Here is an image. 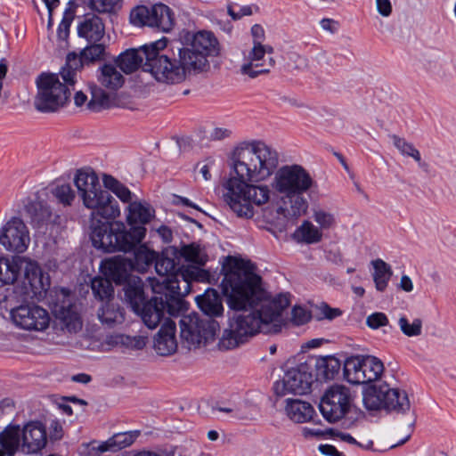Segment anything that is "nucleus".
<instances>
[{"label": "nucleus", "instance_id": "39448f33", "mask_svg": "<svg viewBox=\"0 0 456 456\" xmlns=\"http://www.w3.org/2000/svg\"><path fill=\"white\" fill-rule=\"evenodd\" d=\"M155 269L159 277L147 279L155 294H166V303L171 314L187 309L183 297L191 292L192 281H206L208 273L196 266L177 267L175 258L163 254L156 258Z\"/></svg>", "mask_w": 456, "mask_h": 456}, {"label": "nucleus", "instance_id": "8fccbe9b", "mask_svg": "<svg viewBox=\"0 0 456 456\" xmlns=\"http://www.w3.org/2000/svg\"><path fill=\"white\" fill-rule=\"evenodd\" d=\"M313 217L322 229H330L335 224L334 216L322 209L314 210Z\"/></svg>", "mask_w": 456, "mask_h": 456}, {"label": "nucleus", "instance_id": "a878e982", "mask_svg": "<svg viewBox=\"0 0 456 456\" xmlns=\"http://www.w3.org/2000/svg\"><path fill=\"white\" fill-rule=\"evenodd\" d=\"M77 34L88 42H99L105 34V27L102 20L95 15L87 13L77 25Z\"/></svg>", "mask_w": 456, "mask_h": 456}, {"label": "nucleus", "instance_id": "4be33fe9", "mask_svg": "<svg viewBox=\"0 0 456 456\" xmlns=\"http://www.w3.org/2000/svg\"><path fill=\"white\" fill-rule=\"evenodd\" d=\"M106 46L98 42L86 46L77 55L70 53L67 55L66 67L76 71L84 64H90L104 59Z\"/></svg>", "mask_w": 456, "mask_h": 456}, {"label": "nucleus", "instance_id": "f704fd0d", "mask_svg": "<svg viewBox=\"0 0 456 456\" xmlns=\"http://www.w3.org/2000/svg\"><path fill=\"white\" fill-rule=\"evenodd\" d=\"M97 315L100 322L108 326L124 321L123 311L118 304L113 302V299L104 301V304L98 309Z\"/></svg>", "mask_w": 456, "mask_h": 456}, {"label": "nucleus", "instance_id": "a19ab883", "mask_svg": "<svg viewBox=\"0 0 456 456\" xmlns=\"http://www.w3.org/2000/svg\"><path fill=\"white\" fill-rule=\"evenodd\" d=\"M91 289L94 297L102 302L114 299V288L108 278L101 276L93 278L91 280Z\"/></svg>", "mask_w": 456, "mask_h": 456}, {"label": "nucleus", "instance_id": "680f3d73", "mask_svg": "<svg viewBox=\"0 0 456 456\" xmlns=\"http://www.w3.org/2000/svg\"><path fill=\"white\" fill-rule=\"evenodd\" d=\"M251 34L254 38L253 44L256 41L261 42L265 38V30L261 25L255 24L251 28Z\"/></svg>", "mask_w": 456, "mask_h": 456}, {"label": "nucleus", "instance_id": "20e7f679", "mask_svg": "<svg viewBox=\"0 0 456 456\" xmlns=\"http://www.w3.org/2000/svg\"><path fill=\"white\" fill-rule=\"evenodd\" d=\"M271 188L276 200V211L287 220L297 221L307 213L305 194L317 187L311 174L301 165H284L273 172Z\"/></svg>", "mask_w": 456, "mask_h": 456}, {"label": "nucleus", "instance_id": "603ef678", "mask_svg": "<svg viewBox=\"0 0 456 456\" xmlns=\"http://www.w3.org/2000/svg\"><path fill=\"white\" fill-rule=\"evenodd\" d=\"M387 316L382 312H375L366 318V325L371 330H378L388 325Z\"/></svg>", "mask_w": 456, "mask_h": 456}, {"label": "nucleus", "instance_id": "393cba45", "mask_svg": "<svg viewBox=\"0 0 456 456\" xmlns=\"http://www.w3.org/2000/svg\"><path fill=\"white\" fill-rule=\"evenodd\" d=\"M25 213L32 227L38 231L46 230L53 223V212L49 206L42 201H29L25 205Z\"/></svg>", "mask_w": 456, "mask_h": 456}, {"label": "nucleus", "instance_id": "4468645a", "mask_svg": "<svg viewBox=\"0 0 456 456\" xmlns=\"http://www.w3.org/2000/svg\"><path fill=\"white\" fill-rule=\"evenodd\" d=\"M130 21L135 26H148L167 33L175 26L173 11L165 4L158 3L151 7L139 5L130 12Z\"/></svg>", "mask_w": 456, "mask_h": 456}, {"label": "nucleus", "instance_id": "e2e57ef3", "mask_svg": "<svg viewBox=\"0 0 456 456\" xmlns=\"http://www.w3.org/2000/svg\"><path fill=\"white\" fill-rule=\"evenodd\" d=\"M173 203L175 204V205L182 204V205H184V206L195 208L197 210H200V208L197 205L192 203L187 198H184V197H182V196L174 195Z\"/></svg>", "mask_w": 456, "mask_h": 456}, {"label": "nucleus", "instance_id": "ddd939ff", "mask_svg": "<svg viewBox=\"0 0 456 456\" xmlns=\"http://www.w3.org/2000/svg\"><path fill=\"white\" fill-rule=\"evenodd\" d=\"M383 371V362L372 355L351 356L344 364L346 380L355 385L376 381L380 379Z\"/></svg>", "mask_w": 456, "mask_h": 456}, {"label": "nucleus", "instance_id": "6e6d98bb", "mask_svg": "<svg viewBox=\"0 0 456 456\" xmlns=\"http://www.w3.org/2000/svg\"><path fill=\"white\" fill-rule=\"evenodd\" d=\"M378 12L384 18L389 17L393 12V6L390 0H375Z\"/></svg>", "mask_w": 456, "mask_h": 456}, {"label": "nucleus", "instance_id": "c9c22d12", "mask_svg": "<svg viewBox=\"0 0 456 456\" xmlns=\"http://www.w3.org/2000/svg\"><path fill=\"white\" fill-rule=\"evenodd\" d=\"M174 256H181L186 262L192 263L197 265H204L208 261V255L200 244L192 242L183 245L179 251L173 252Z\"/></svg>", "mask_w": 456, "mask_h": 456}, {"label": "nucleus", "instance_id": "dca6fc26", "mask_svg": "<svg viewBox=\"0 0 456 456\" xmlns=\"http://www.w3.org/2000/svg\"><path fill=\"white\" fill-rule=\"evenodd\" d=\"M305 365L288 370L281 380L273 385L276 395L284 396L288 394L304 395L310 391L313 376Z\"/></svg>", "mask_w": 456, "mask_h": 456}, {"label": "nucleus", "instance_id": "2f4dec72", "mask_svg": "<svg viewBox=\"0 0 456 456\" xmlns=\"http://www.w3.org/2000/svg\"><path fill=\"white\" fill-rule=\"evenodd\" d=\"M385 388V409L389 411L405 412L410 410L411 403L407 393L397 388Z\"/></svg>", "mask_w": 456, "mask_h": 456}, {"label": "nucleus", "instance_id": "7c9ffc66", "mask_svg": "<svg viewBox=\"0 0 456 456\" xmlns=\"http://www.w3.org/2000/svg\"><path fill=\"white\" fill-rule=\"evenodd\" d=\"M20 444V428L8 425L0 432V456H14Z\"/></svg>", "mask_w": 456, "mask_h": 456}, {"label": "nucleus", "instance_id": "cd10ccee", "mask_svg": "<svg viewBox=\"0 0 456 456\" xmlns=\"http://www.w3.org/2000/svg\"><path fill=\"white\" fill-rule=\"evenodd\" d=\"M123 290L125 299L134 312L138 311L140 306L146 302L144 283L140 277H129L124 285Z\"/></svg>", "mask_w": 456, "mask_h": 456}, {"label": "nucleus", "instance_id": "9d476101", "mask_svg": "<svg viewBox=\"0 0 456 456\" xmlns=\"http://www.w3.org/2000/svg\"><path fill=\"white\" fill-rule=\"evenodd\" d=\"M180 40L183 47L179 51L188 61L187 64L192 67L194 73L205 71L209 67L208 58L219 53V43L211 31L183 30Z\"/></svg>", "mask_w": 456, "mask_h": 456}, {"label": "nucleus", "instance_id": "412c9836", "mask_svg": "<svg viewBox=\"0 0 456 456\" xmlns=\"http://www.w3.org/2000/svg\"><path fill=\"white\" fill-rule=\"evenodd\" d=\"M46 431L44 426L37 421L28 422L20 429V444L22 452L37 453L46 444Z\"/></svg>", "mask_w": 456, "mask_h": 456}, {"label": "nucleus", "instance_id": "473e14b6", "mask_svg": "<svg viewBox=\"0 0 456 456\" xmlns=\"http://www.w3.org/2000/svg\"><path fill=\"white\" fill-rule=\"evenodd\" d=\"M142 46L140 49H129L120 53L116 59L115 63L126 74L135 71L145 61V56L142 53Z\"/></svg>", "mask_w": 456, "mask_h": 456}, {"label": "nucleus", "instance_id": "f257e3e1", "mask_svg": "<svg viewBox=\"0 0 456 456\" xmlns=\"http://www.w3.org/2000/svg\"><path fill=\"white\" fill-rule=\"evenodd\" d=\"M230 269L221 282L222 292L230 308L240 311L229 316L218 342L222 350H231L245 344L259 332L277 333L281 330V314L289 305L286 295L269 297L261 287V278L250 264L230 257Z\"/></svg>", "mask_w": 456, "mask_h": 456}, {"label": "nucleus", "instance_id": "69168bd1", "mask_svg": "<svg viewBox=\"0 0 456 456\" xmlns=\"http://www.w3.org/2000/svg\"><path fill=\"white\" fill-rule=\"evenodd\" d=\"M303 435L305 437H313V436L320 437L324 435V432L319 428H304Z\"/></svg>", "mask_w": 456, "mask_h": 456}, {"label": "nucleus", "instance_id": "1a4fd4ad", "mask_svg": "<svg viewBox=\"0 0 456 456\" xmlns=\"http://www.w3.org/2000/svg\"><path fill=\"white\" fill-rule=\"evenodd\" d=\"M167 38L144 45L142 53L145 56L143 69L150 71L159 82L177 84L183 81L194 69L178 52V59H171L159 51L167 47Z\"/></svg>", "mask_w": 456, "mask_h": 456}, {"label": "nucleus", "instance_id": "338daca9", "mask_svg": "<svg viewBox=\"0 0 456 456\" xmlns=\"http://www.w3.org/2000/svg\"><path fill=\"white\" fill-rule=\"evenodd\" d=\"M159 233L162 237L165 242H169L172 240V232L167 226H161L159 229Z\"/></svg>", "mask_w": 456, "mask_h": 456}, {"label": "nucleus", "instance_id": "052dcab7", "mask_svg": "<svg viewBox=\"0 0 456 456\" xmlns=\"http://www.w3.org/2000/svg\"><path fill=\"white\" fill-rule=\"evenodd\" d=\"M333 436L338 437L340 440L351 444L361 446V444L349 434L342 432V431H333Z\"/></svg>", "mask_w": 456, "mask_h": 456}, {"label": "nucleus", "instance_id": "ea45409f", "mask_svg": "<svg viewBox=\"0 0 456 456\" xmlns=\"http://www.w3.org/2000/svg\"><path fill=\"white\" fill-rule=\"evenodd\" d=\"M19 276L16 256L12 258L0 256V287L12 284Z\"/></svg>", "mask_w": 456, "mask_h": 456}, {"label": "nucleus", "instance_id": "5701e85b", "mask_svg": "<svg viewBox=\"0 0 456 456\" xmlns=\"http://www.w3.org/2000/svg\"><path fill=\"white\" fill-rule=\"evenodd\" d=\"M102 273L116 283L126 281L132 269V260L122 256H115L105 259L101 264Z\"/></svg>", "mask_w": 456, "mask_h": 456}, {"label": "nucleus", "instance_id": "a211bd4d", "mask_svg": "<svg viewBox=\"0 0 456 456\" xmlns=\"http://www.w3.org/2000/svg\"><path fill=\"white\" fill-rule=\"evenodd\" d=\"M10 316L17 327L26 330L41 331L45 330L50 322L47 311L36 305H22L12 308Z\"/></svg>", "mask_w": 456, "mask_h": 456}, {"label": "nucleus", "instance_id": "6ab92c4d", "mask_svg": "<svg viewBox=\"0 0 456 456\" xmlns=\"http://www.w3.org/2000/svg\"><path fill=\"white\" fill-rule=\"evenodd\" d=\"M19 272L23 270L25 282L30 287L34 295L41 294L46 291L50 287L48 275H45L38 264L30 258L24 256H16Z\"/></svg>", "mask_w": 456, "mask_h": 456}, {"label": "nucleus", "instance_id": "2eb2a0df", "mask_svg": "<svg viewBox=\"0 0 456 456\" xmlns=\"http://www.w3.org/2000/svg\"><path fill=\"white\" fill-rule=\"evenodd\" d=\"M30 240L29 229L19 216H12L0 228V245L8 252L24 253Z\"/></svg>", "mask_w": 456, "mask_h": 456}, {"label": "nucleus", "instance_id": "c03bdc74", "mask_svg": "<svg viewBox=\"0 0 456 456\" xmlns=\"http://www.w3.org/2000/svg\"><path fill=\"white\" fill-rule=\"evenodd\" d=\"M363 404L370 411L385 409V388L380 386L379 388H372L363 395Z\"/></svg>", "mask_w": 456, "mask_h": 456}, {"label": "nucleus", "instance_id": "6e6552de", "mask_svg": "<svg viewBox=\"0 0 456 456\" xmlns=\"http://www.w3.org/2000/svg\"><path fill=\"white\" fill-rule=\"evenodd\" d=\"M74 183L84 207L92 210V223L97 221L96 216L114 220L120 216L118 201L102 188L95 173L78 170Z\"/></svg>", "mask_w": 456, "mask_h": 456}, {"label": "nucleus", "instance_id": "c756f323", "mask_svg": "<svg viewBox=\"0 0 456 456\" xmlns=\"http://www.w3.org/2000/svg\"><path fill=\"white\" fill-rule=\"evenodd\" d=\"M285 412L296 423H305L312 419L314 409L308 402L288 398L285 400Z\"/></svg>", "mask_w": 456, "mask_h": 456}, {"label": "nucleus", "instance_id": "13d9d810", "mask_svg": "<svg viewBox=\"0 0 456 456\" xmlns=\"http://www.w3.org/2000/svg\"><path fill=\"white\" fill-rule=\"evenodd\" d=\"M323 316L329 320H332L338 316H340L342 311L338 308H331L328 305H324L322 308Z\"/></svg>", "mask_w": 456, "mask_h": 456}, {"label": "nucleus", "instance_id": "4c0bfd02", "mask_svg": "<svg viewBox=\"0 0 456 456\" xmlns=\"http://www.w3.org/2000/svg\"><path fill=\"white\" fill-rule=\"evenodd\" d=\"M156 252L150 249L145 244H142L134 250V258L131 259L132 269L133 271L143 273L153 262H156Z\"/></svg>", "mask_w": 456, "mask_h": 456}, {"label": "nucleus", "instance_id": "37998d69", "mask_svg": "<svg viewBox=\"0 0 456 456\" xmlns=\"http://www.w3.org/2000/svg\"><path fill=\"white\" fill-rule=\"evenodd\" d=\"M393 143L395 147L403 156L412 158L422 169H427L428 165L421 160V155L419 150L410 142L397 135H393Z\"/></svg>", "mask_w": 456, "mask_h": 456}, {"label": "nucleus", "instance_id": "49530a36", "mask_svg": "<svg viewBox=\"0 0 456 456\" xmlns=\"http://www.w3.org/2000/svg\"><path fill=\"white\" fill-rule=\"evenodd\" d=\"M52 194L64 207L71 206L76 198L75 191L69 183L56 185L52 190Z\"/></svg>", "mask_w": 456, "mask_h": 456}, {"label": "nucleus", "instance_id": "f8f14e48", "mask_svg": "<svg viewBox=\"0 0 456 456\" xmlns=\"http://www.w3.org/2000/svg\"><path fill=\"white\" fill-rule=\"evenodd\" d=\"M353 395L350 389L343 385L329 387L321 398L320 411L329 422H337L352 411Z\"/></svg>", "mask_w": 456, "mask_h": 456}, {"label": "nucleus", "instance_id": "79ce46f5", "mask_svg": "<svg viewBox=\"0 0 456 456\" xmlns=\"http://www.w3.org/2000/svg\"><path fill=\"white\" fill-rule=\"evenodd\" d=\"M102 183L104 187L112 191L121 201L129 204L132 202L131 191L114 176L104 174Z\"/></svg>", "mask_w": 456, "mask_h": 456}, {"label": "nucleus", "instance_id": "bb28decb", "mask_svg": "<svg viewBox=\"0 0 456 456\" xmlns=\"http://www.w3.org/2000/svg\"><path fill=\"white\" fill-rule=\"evenodd\" d=\"M140 436V431H127L116 433L106 441L102 442L97 447H93L94 451L99 453L106 452H118L123 449L131 446Z\"/></svg>", "mask_w": 456, "mask_h": 456}, {"label": "nucleus", "instance_id": "f3484780", "mask_svg": "<svg viewBox=\"0 0 456 456\" xmlns=\"http://www.w3.org/2000/svg\"><path fill=\"white\" fill-rule=\"evenodd\" d=\"M273 53V48L271 45H265L261 42L256 41L246 61L240 67L241 74L255 78L259 75L268 73L275 64Z\"/></svg>", "mask_w": 456, "mask_h": 456}, {"label": "nucleus", "instance_id": "7ed1b4c3", "mask_svg": "<svg viewBox=\"0 0 456 456\" xmlns=\"http://www.w3.org/2000/svg\"><path fill=\"white\" fill-rule=\"evenodd\" d=\"M126 210L127 224L140 225L127 230L123 222H94L91 240L96 248L105 252H130L142 242L146 234L144 225L155 216V210L146 201H132Z\"/></svg>", "mask_w": 456, "mask_h": 456}, {"label": "nucleus", "instance_id": "f03ea898", "mask_svg": "<svg viewBox=\"0 0 456 456\" xmlns=\"http://www.w3.org/2000/svg\"><path fill=\"white\" fill-rule=\"evenodd\" d=\"M234 175L224 183L223 199L240 218L251 219L255 206L262 207L273 197L269 179L279 165L278 152L262 141H252L236 147L231 157Z\"/></svg>", "mask_w": 456, "mask_h": 456}, {"label": "nucleus", "instance_id": "0e129e2a", "mask_svg": "<svg viewBox=\"0 0 456 456\" xmlns=\"http://www.w3.org/2000/svg\"><path fill=\"white\" fill-rule=\"evenodd\" d=\"M400 288L406 291V292H411L412 291L413 289V284H412V281L411 280V278L407 275H403L401 277V281H400Z\"/></svg>", "mask_w": 456, "mask_h": 456}, {"label": "nucleus", "instance_id": "423d86ee", "mask_svg": "<svg viewBox=\"0 0 456 456\" xmlns=\"http://www.w3.org/2000/svg\"><path fill=\"white\" fill-rule=\"evenodd\" d=\"M200 310L208 316L200 319L197 315H186L180 321L181 338L190 346H198L202 342L213 339L219 328L218 323L212 319L223 314L222 299L214 289H208L203 295L196 297Z\"/></svg>", "mask_w": 456, "mask_h": 456}, {"label": "nucleus", "instance_id": "9b49d317", "mask_svg": "<svg viewBox=\"0 0 456 456\" xmlns=\"http://www.w3.org/2000/svg\"><path fill=\"white\" fill-rule=\"evenodd\" d=\"M97 76L100 85L109 90L104 91L97 85H90L91 99L87 109L92 111H101L118 105L116 91L124 84L123 75L111 64H104Z\"/></svg>", "mask_w": 456, "mask_h": 456}, {"label": "nucleus", "instance_id": "aec40b11", "mask_svg": "<svg viewBox=\"0 0 456 456\" xmlns=\"http://www.w3.org/2000/svg\"><path fill=\"white\" fill-rule=\"evenodd\" d=\"M159 295V297H154L151 300L146 301L140 306L138 311H134L141 317L143 323L151 330L157 328L160 323L166 310L170 315H177V314L170 313L166 303V294Z\"/></svg>", "mask_w": 456, "mask_h": 456}, {"label": "nucleus", "instance_id": "b1692460", "mask_svg": "<svg viewBox=\"0 0 456 456\" xmlns=\"http://www.w3.org/2000/svg\"><path fill=\"white\" fill-rule=\"evenodd\" d=\"M154 350L162 356L171 355L177 349L175 339V323L171 321H166L154 338Z\"/></svg>", "mask_w": 456, "mask_h": 456}, {"label": "nucleus", "instance_id": "a18cd8bd", "mask_svg": "<svg viewBox=\"0 0 456 456\" xmlns=\"http://www.w3.org/2000/svg\"><path fill=\"white\" fill-rule=\"evenodd\" d=\"M398 325L402 333L407 337H419L422 333L423 321L420 318H415L411 322L405 315L400 316Z\"/></svg>", "mask_w": 456, "mask_h": 456}, {"label": "nucleus", "instance_id": "e433bc0d", "mask_svg": "<svg viewBox=\"0 0 456 456\" xmlns=\"http://www.w3.org/2000/svg\"><path fill=\"white\" fill-rule=\"evenodd\" d=\"M315 367L317 376L320 379L330 380L338 374L341 363L335 356L327 355L317 359Z\"/></svg>", "mask_w": 456, "mask_h": 456}, {"label": "nucleus", "instance_id": "4d7b16f0", "mask_svg": "<svg viewBox=\"0 0 456 456\" xmlns=\"http://www.w3.org/2000/svg\"><path fill=\"white\" fill-rule=\"evenodd\" d=\"M320 25L323 30L329 32L331 35L336 34L338 31L340 26L338 20L330 18H323L321 20Z\"/></svg>", "mask_w": 456, "mask_h": 456}, {"label": "nucleus", "instance_id": "774afa93", "mask_svg": "<svg viewBox=\"0 0 456 456\" xmlns=\"http://www.w3.org/2000/svg\"><path fill=\"white\" fill-rule=\"evenodd\" d=\"M74 102L77 106L80 107L87 102V96L82 91H77L75 94Z\"/></svg>", "mask_w": 456, "mask_h": 456}, {"label": "nucleus", "instance_id": "c85d7f7f", "mask_svg": "<svg viewBox=\"0 0 456 456\" xmlns=\"http://www.w3.org/2000/svg\"><path fill=\"white\" fill-rule=\"evenodd\" d=\"M56 319L69 332H77L82 328V322L77 311L70 303L56 304L52 309Z\"/></svg>", "mask_w": 456, "mask_h": 456}, {"label": "nucleus", "instance_id": "58836bf2", "mask_svg": "<svg viewBox=\"0 0 456 456\" xmlns=\"http://www.w3.org/2000/svg\"><path fill=\"white\" fill-rule=\"evenodd\" d=\"M373 266V281L378 291L383 292L388 284L393 274L391 266L382 259H376L371 262Z\"/></svg>", "mask_w": 456, "mask_h": 456}, {"label": "nucleus", "instance_id": "5fc2aeb1", "mask_svg": "<svg viewBox=\"0 0 456 456\" xmlns=\"http://www.w3.org/2000/svg\"><path fill=\"white\" fill-rule=\"evenodd\" d=\"M232 131L227 127H215L209 133V139L213 141H221L229 138Z\"/></svg>", "mask_w": 456, "mask_h": 456}, {"label": "nucleus", "instance_id": "de8ad7c7", "mask_svg": "<svg viewBox=\"0 0 456 456\" xmlns=\"http://www.w3.org/2000/svg\"><path fill=\"white\" fill-rule=\"evenodd\" d=\"M87 5L98 12H110L120 5V0H88Z\"/></svg>", "mask_w": 456, "mask_h": 456}, {"label": "nucleus", "instance_id": "3c124183", "mask_svg": "<svg viewBox=\"0 0 456 456\" xmlns=\"http://www.w3.org/2000/svg\"><path fill=\"white\" fill-rule=\"evenodd\" d=\"M73 20V13L66 10L63 18L59 24L57 37L61 42H66L69 35V28Z\"/></svg>", "mask_w": 456, "mask_h": 456}, {"label": "nucleus", "instance_id": "72a5a7b5", "mask_svg": "<svg viewBox=\"0 0 456 456\" xmlns=\"http://www.w3.org/2000/svg\"><path fill=\"white\" fill-rule=\"evenodd\" d=\"M292 239L298 243L314 244L322 240V233L310 221H304L292 233Z\"/></svg>", "mask_w": 456, "mask_h": 456}, {"label": "nucleus", "instance_id": "864d4df0", "mask_svg": "<svg viewBox=\"0 0 456 456\" xmlns=\"http://www.w3.org/2000/svg\"><path fill=\"white\" fill-rule=\"evenodd\" d=\"M311 316L306 310L301 306H294L291 311V322L295 325H303L310 320Z\"/></svg>", "mask_w": 456, "mask_h": 456}, {"label": "nucleus", "instance_id": "09e8293b", "mask_svg": "<svg viewBox=\"0 0 456 456\" xmlns=\"http://www.w3.org/2000/svg\"><path fill=\"white\" fill-rule=\"evenodd\" d=\"M119 342L126 347L131 349L140 350L142 349L148 341V338L146 336L138 335V336H128V335H121L119 336Z\"/></svg>", "mask_w": 456, "mask_h": 456}, {"label": "nucleus", "instance_id": "bf43d9fd", "mask_svg": "<svg viewBox=\"0 0 456 456\" xmlns=\"http://www.w3.org/2000/svg\"><path fill=\"white\" fill-rule=\"evenodd\" d=\"M319 451L325 456H344L335 446L330 444L320 445Z\"/></svg>", "mask_w": 456, "mask_h": 456}, {"label": "nucleus", "instance_id": "0eeeda50", "mask_svg": "<svg viewBox=\"0 0 456 456\" xmlns=\"http://www.w3.org/2000/svg\"><path fill=\"white\" fill-rule=\"evenodd\" d=\"M77 74L63 67L59 73H42L37 78V93L34 106L40 112H55L64 107L75 90Z\"/></svg>", "mask_w": 456, "mask_h": 456}]
</instances>
